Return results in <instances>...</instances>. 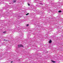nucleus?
Segmentation results:
<instances>
[{
	"label": "nucleus",
	"instance_id": "obj_1",
	"mask_svg": "<svg viewBox=\"0 0 63 63\" xmlns=\"http://www.w3.org/2000/svg\"><path fill=\"white\" fill-rule=\"evenodd\" d=\"M18 47H23V46L21 45H18Z\"/></svg>",
	"mask_w": 63,
	"mask_h": 63
},
{
	"label": "nucleus",
	"instance_id": "obj_2",
	"mask_svg": "<svg viewBox=\"0 0 63 63\" xmlns=\"http://www.w3.org/2000/svg\"><path fill=\"white\" fill-rule=\"evenodd\" d=\"M16 2V0H14L13 1V2H14V3H15Z\"/></svg>",
	"mask_w": 63,
	"mask_h": 63
},
{
	"label": "nucleus",
	"instance_id": "obj_3",
	"mask_svg": "<svg viewBox=\"0 0 63 63\" xmlns=\"http://www.w3.org/2000/svg\"><path fill=\"white\" fill-rule=\"evenodd\" d=\"M51 42H52L51 40H49V43H51Z\"/></svg>",
	"mask_w": 63,
	"mask_h": 63
},
{
	"label": "nucleus",
	"instance_id": "obj_4",
	"mask_svg": "<svg viewBox=\"0 0 63 63\" xmlns=\"http://www.w3.org/2000/svg\"><path fill=\"white\" fill-rule=\"evenodd\" d=\"M29 15V13H28L27 14H26V16H27L28 15Z\"/></svg>",
	"mask_w": 63,
	"mask_h": 63
},
{
	"label": "nucleus",
	"instance_id": "obj_5",
	"mask_svg": "<svg viewBox=\"0 0 63 63\" xmlns=\"http://www.w3.org/2000/svg\"><path fill=\"white\" fill-rule=\"evenodd\" d=\"M58 12H59V13H61V11H59Z\"/></svg>",
	"mask_w": 63,
	"mask_h": 63
},
{
	"label": "nucleus",
	"instance_id": "obj_6",
	"mask_svg": "<svg viewBox=\"0 0 63 63\" xmlns=\"http://www.w3.org/2000/svg\"><path fill=\"white\" fill-rule=\"evenodd\" d=\"M52 62H53V63H54V62H55V61H52Z\"/></svg>",
	"mask_w": 63,
	"mask_h": 63
},
{
	"label": "nucleus",
	"instance_id": "obj_7",
	"mask_svg": "<svg viewBox=\"0 0 63 63\" xmlns=\"http://www.w3.org/2000/svg\"><path fill=\"white\" fill-rule=\"evenodd\" d=\"M29 26V24H27V26Z\"/></svg>",
	"mask_w": 63,
	"mask_h": 63
},
{
	"label": "nucleus",
	"instance_id": "obj_8",
	"mask_svg": "<svg viewBox=\"0 0 63 63\" xmlns=\"http://www.w3.org/2000/svg\"><path fill=\"white\" fill-rule=\"evenodd\" d=\"M43 4L42 3H41V5H43Z\"/></svg>",
	"mask_w": 63,
	"mask_h": 63
},
{
	"label": "nucleus",
	"instance_id": "obj_9",
	"mask_svg": "<svg viewBox=\"0 0 63 63\" xmlns=\"http://www.w3.org/2000/svg\"><path fill=\"white\" fill-rule=\"evenodd\" d=\"M28 5H29V6H30V4L29 3H28Z\"/></svg>",
	"mask_w": 63,
	"mask_h": 63
},
{
	"label": "nucleus",
	"instance_id": "obj_10",
	"mask_svg": "<svg viewBox=\"0 0 63 63\" xmlns=\"http://www.w3.org/2000/svg\"><path fill=\"white\" fill-rule=\"evenodd\" d=\"M62 4H63V3L62 2Z\"/></svg>",
	"mask_w": 63,
	"mask_h": 63
},
{
	"label": "nucleus",
	"instance_id": "obj_11",
	"mask_svg": "<svg viewBox=\"0 0 63 63\" xmlns=\"http://www.w3.org/2000/svg\"><path fill=\"white\" fill-rule=\"evenodd\" d=\"M5 32H3V33H5Z\"/></svg>",
	"mask_w": 63,
	"mask_h": 63
},
{
	"label": "nucleus",
	"instance_id": "obj_12",
	"mask_svg": "<svg viewBox=\"0 0 63 63\" xmlns=\"http://www.w3.org/2000/svg\"><path fill=\"white\" fill-rule=\"evenodd\" d=\"M12 62H11V63H12Z\"/></svg>",
	"mask_w": 63,
	"mask_h": 63
}]
</instances>
